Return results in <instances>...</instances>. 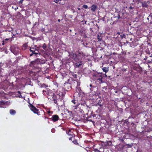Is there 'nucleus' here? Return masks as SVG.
<instances>
[{
  "mask_svg": "<svg viewBox=\"0 0 152 152\" xmlns=\"http://www.w3.org/2000/svg\"><path fill=\"white\" fill-rule=\"evenodd\" d=\"M43 94L46 96L48 99H51V98L55 94L53 91L50 89L47 88L46 90H44L42 91Z\"/></svg>",
  "mask_w": 152,
  "mask_h": 152,
  "instance_id": "f257e3e1",
  "label": "nucleus"
},
{
  "mask_svg": "<svg viewBox=\"0 0 152 152\" xmlns=\"http://www.w3.org/2000/svg\"><path fill=\"white\" fill-rule=\"evenodd\" d=\"M83 53L81 52L77 53V62L75 63V65L77 67H80L82 65L83 61L81 59L83 57Z\"/></svg>",
  "mask_w": 152,
  "mask_h": 152,
  "instance_id": "f03ea898",
  "label": "nucleus"
},
{
  "mask_svg": "<svg viewBox=\"0 0 152 152\" xmlns=\"http://www.w3.org/2000/svg\"><path fill=\"white\" fill-rule=\"evenodd\" d=\"M92 76L93 77H95L94 78L96 80H99L101 83H103L102 79L103 77L101 74L96 73L93 74Z\"/></svg>",
  "mask_w": 152,
  "mask_h": 152,
  "instance_id": "7ed1b4c3",
  "label": "nucleus"
},
{
  "mask_svg": "<svg viewBox=\"0 0 152 152\" xmlns=\"http://www.w3.org/2000/svg\"><path fill=\"white\" fill-rule=\"evenodd\" d=\"M28 102L29 104L28 106L31 110L34 113L38 114V109H37L33 105L30 103V101L29 100Z\"/></svg>",
  "mask_w": 152,
  "mask_h": 152,
  "instance_id": "20e7f679",
  "label": "nucleus"
},
{
  "mask_svg": "<svg viewBox=\"0 0 152 152\" xmlns=\"http://www.w3.org/2000/svg\"><path fill=\"white\" fill-rule=\"evenodd\" d=\"M59 96L57 94H55L51 98V100L54 101V103L57 105H58V102L59 100Z\"/></svg>",
  "mask_w": 152,
  "mask_h": 152,
  "instance_id": "39448f33",
  "label": "nucleus"
},
{
  "mask_svg": "<svg viewBox=\"0 0 152 152\" xmlns=\"http://www.w3.org/2000/svg\"><path fill=\"white\" fill-rule=\"evenodd\" d=\"M38 58H37L36 60L33 61H32L31 62L30 66L31 67H34L35 68L37 69L38 67Z\"/></svg>",
  "mask_w": 152,
  "mask_h": 152,
  "instance_id": "423d86ee",
  "label": "nucleus"
},
{
  "mask_svg": "<svg viewBox=\"0 0 152 152\" xmlns=\"http://www.w3.org/2000/svg\"><path fill=\"white\" fill-rule=\"evenodd\" d=\"M35 46H34V47H31L30 49V50L31 52H32V53L30 54V56H32L33 54H34L35 55H37L38 54V53L35 52L37 50V49L38 48V47L36 48L35 47Z\"/></svg>",
  "mask_w": 152,
  "mask_h": 152,
  "instance_id": "0eeeda50",
  "label": "nucleus"
},
{
  "mask_svg": "<svg viewBox=\"0 0 152 152\" xmlns=\"http://www.w3.org/2000/svg\"><path fill=\"white\" fill-rule=\"evenodd\" d=\"M30 75L32 77V79L34 80H37L38 79V75L36 72H32L30 74Z\"/></svg>",
  "mask_w": 152,
  "mask_h": 152,
  "instance_id": "6e6552de",
  "label": "nucleus"
},
{
  "mask_svg": "<svg viewBox=\"0 0 152 152\" xmlns=\"http://www.w3.org/2000/svg\"><path fill=\"white\" fill-rule=\"evenodd\" d=\"M133 69L134 70H136L140 73H141L142 72V68L138 65L137 66H133Z\"/></svg>",
  "mask_w": 152,
  "mask_h": 152,
  "instance_id": "1a4fd4ad",
  "label": "nucleus"
},
{
  "mask_svg": "<svg viewBox=\"0 0 152 152\" xmlns=\"http://www.w3.org/2000/svg\"><path fill=\"white\" fill-rule=\"evenodd\" d=\"M51 119L53 122H56L59 119V116L57 115H54L52 116Z\"/></svg>",
  "mask_w": 152,
  "mask_h": 152,
  "instance_id": "9d476101",
  "label": "nucleus"
},
{
  "mask_svg": "<svg viewBox=\"0 0 152 152\" xmlns=\"http://www.w3.org/2000/svg\"><path fill=\"white\" fill-rule=\"evenodd\" d=\"M66 94V92L64 91H61L58 94L59 96V97H61V99H63L64 97L65 96Z\"/></svg>",
  "mask_w": 152,
  "mask_h": 152,
  "instance_id": "9b49d317",
  "label": "nucleus"
},
{
  "mask_svg": "<svg viewBox=\"0 0 152 152\" xmlns=\"http://www.w3.org/2000/svg\"><path fill=\"white\" fill-rule=\"evenodd\" d=\"M2 45H4L7 44L8 42H10L11 41V39L10 38H6L4 40H2Z\"/></svg>",
  "mask_w": 152,
  "mask_h": 152,
  "instance_id": "f8f14e48",
  "label": "nucleus"
},
{
  "mask_svg": "<svg viewBox=\"0 0 152 152\" xmlns=\"http://www.w3.org/2000/svg\"><path fill=\"white\" fill-rule=\"evenodd\" d=\"M72 58L76 63L77 62V53H73L72 55Z\"/></svg>",
  "mask_w": 152,
  "mask_h": 152,
  "instance_id": "ddd939ff",
  "label": "nucleus"
},
{
  "mask_svg": "<svg viewBox=\"0 0 152 152\" xmlns=\"http://www.w3.org/2000/svg\"><path fill=\"white\" fill-rule=\"evenodd\" d=\"M144 60H146L148 63H152V56L146 57L144 58Z\"/></svg>",
  "mask_w": 152,
  "mask_h": 152,
  "instance_id": "4468645a",
  "label": "nucleus"
},
{
  "mask_svg": "<svg viewBox=\"0 0 152 152\" xmlns=\"http://www.w3.org/2000/svg\"><path fill=\"white\" fill-rule=\"evenodd\" d=\"M91 10L92 12H95L96 10L97 9L98 7L95 4H93L91 7Z\"/></svg>",
  "mask_w": 152,
  "mask_h": 152,
  "instance_id": "2eb2a0df",
  "label": "nucleus"
},
{
  "mask_svg": "<svg viewBox=\"0 0 152 152\" xmlns=\"http://www.w3.org/2000/svg\"><path fill=\"white\" fill-rule=\"evenodd\" d=\"M64 86H65V88L68 87L67 88L68 89H69L71 88V85L70 83H64Z\"/></svg>",
  "mask_w": 152,
  "mask_h": 152,
  "instance_id": "dca6fc26",
  "label": "nucleus"
},
{
  "mask_svg": "<svg viewBox=\"0 0 152 152\" xmlns=\"http://www.w3.org/2000/svg\"><path fill=\"white\" fill-rule=\"evenodd\" d=\"M27 43H25L23 44L22 47V50H25L28 47Z\"/></svg>",
  "mask_w": 152,
  "mask_h": 152,
  "instance_id": "f3484780",
  "label": "nucleus"
},
{
  "mask_svg": "<svg viewBox=\"0 0 152 152\" xmlns=\"http://www.w3.org/2000/svg\"><path fill=\"white\" fill-rule=\"evenodd\" d=\"M102 34L100 33L97 36V39L98 41L99 42H100L102 40Z\"/></svg>",
  "mask_w": 152,
  "mask_h": 152,
  "instance_id": "a211bd4d",
  "label": "nucleus"
},
{
  "mask_svg": "<svg viewBox=\"0 0 152 152\" xmlns=\"http://www.w3.org/2000/svg\"><path fill=\"white\" fill-rule=\"evenodd\" d=\"M78 94L79 96L81 97H83L85 95L84 92H83L82 90L78 93Z\"/></svg>",
  "mask_w": 152,
  "mask_h": 152,
  "instance_id": "6ab92c4d",
  "label": "nucleus"
},
{
  "mask_svg": "<svg viewBox=\"0 0 152 152\" xmlns=\"http://www.w3.org/2000/svg\"><path fill=\"white\" fill-rule=\"evenodd\" d=\"M10 114L12 115H14L16 113V111L13 109H11L10 110Z\"/></svg>",
  "mask_w": 152,
  "mask_h": 152,
  "instance_id": "aec40b11",
  "label": "nucleus"
},
{
  "mask_svg": "<svg viewBox=\"0 0 152 152\" xmlns=\"http://www.w3.org/2000/svg\"><path fill=\"white\" fill-rule=\"evenodd\" d=\"M108 68H109L108 67H104L102 68V69L103 71V72H105V73H106L108 71V70H109Z\"/></svg>",
  "mask_w": 152,
  "mask_h": 152,
  "instance_id": "412c9836",
  "label": "nucleus"
},
{
  "mask_svg": "<svg viewBox=\"0 0 152 152\" xmlns=\"http://www.w3.org/2000/svg\"><path fill=\"white\" fill-rule=\"evenodd\" d=\"M138 60V58H135V57H133L132 59V61L133 63L137 61Z\"/></svg>",
  "mask_w": 152,
  "mask_h": 152,
  "instance_id": "4be33fe9",
  "label": "nucleus"
},
{
  "mask_svg": "<svg viewBox=\"0 0 152 152\" xmlns=\"http://www.w3.org/2000/svg\"><path fill=\"white\" fill-rule=\"evenodd\" d=\"M48 87V86L47 85H46L45 84L43 83L41 84L40 86V88H45L47 87Z\"/></svg>",
  "mask_w": 152,
  "mask_h": 152,
  "instance_id": "5701e85b",
  "label": "nucleus"
},
{
  "mask_svg": "<svg viewBox=\"0 0 152 152\" xmlns=\"http://www.w3.org/2000/svg\"><path fill=\"white\" fill-rule=\"evenodd\" d=\"M142 7H146L148 6V5L146 2H142Z\"/></svg>",
  "mask_w": 152,
  "mask_h": 152,
  "instance_id": "b1692460",
  "label": "nucleus"
},
{
  "mask_svg": "<svg viewBox=\"0 0 152 152\" xmlns=\"http://www.w3.org/2000/svg\"><path fill=\"white\" fill-rule=\"evenodd\" d=\"M6 103V102L2 100L0 98V104L4 105Z\"/></svg>",
  "mask_w": 152,
  "mask_h": 152,
  "instance_id": "393cba45",
  "label": "nucleus"
},
{
  "mask_svg": "<svg viewBox=\"0 0 152 152\" xmlns=\"http://www.w3.org/2000/svg\"><path fill=\"white\" fill-rule=\"evenodd\" d=\"M81 88H80V87H76V91L77 92V93H79V92L81 91Z\"/></svg>",
  "mask_w": 152,
  "mask_h": 152,
  "instance_id": "a878e982",
  "label": "nucleus"
},
{
  "mask_svg": "<svg viewBox=\"0 0 152 152\" xmlns=\"http://www.w3.org/2000/svg\"><path fill=\"white\" fill-rule=\"evenodd\" d=\"M66 133L67 134H68L69 135H72L71 134V133H72L71 131V130L70 129H69L68 131H66Z\"/></svg>",
  "mask_w": 152,
  "mask_h": 152,
  "instance_id": "bb28decb",
  "label": "nucleus"
},
{
  "mask_svg": "<svg viewBox=\"0 0 152 152\" xmlns=\"http://www.w3.org/2000/svg\"><path fill=\"white\" fill-rule=\"evenodd\" d=\"M112 142L111 141H109L107 142L106 145L109 146H111L112 145Z\"/></svg>",
  "mask_w": 152,
  "mask_h": 152,
  "instance_id": "cd10ccee",
  "label": "nucleus"
},
{
  "mask_svg": "<svg viewBox=\"0 0 152 152\" xmlns=\"http://www.w3.org/2000/svg\"><path fill=\"white\" fill-rule=\"evenodd\" d=\"M72 102L74 104H75L77 102V101L74 98L72 100Z\"/></svg>",
  "mask_w": 152,
  "mask_h": 152,
  "instance_id": "c85d7f7f",
  "label": "nucleus"
},
{
  "mask_svg": "<svg viewBox=\"0 0 152 152\" xmlns=\"http://www.w3.org/2000/svg\"><path fill=\"white\" fill-rule=\"evenodd\" d=\"M11 52L14 54L16 55L17 53V52L15 51V50L12 49L11 50Z\"/></svg>",
  "mask_w": 152,
  "mask_h": 152,
  "instance_id": "c756f323",
  "label": "nucleus"
},
{
  "mask_svg": "<svg viewBox=\"0 0 152 152\" xmlns=\"http://www.w3.org/2000/svg\"><path fill=\"white\" fill-rule=\"evenodd\" d=\"M73 142L76 145L78 144V143H77V140H75L73 141Z\"/></svg>",
  "mask_w": 152,
  "mask_h": 152,
  "instance_id": "7c9ffc66",
  "label": "nucleus"
},
{
  "mask_svg": "<svg viewBox=\"0 0 152 152\" xmlns=\"http://www.w3.org/2000/svg\"><path fill=\"white\" fill-rule=\"evenodd\" d=\"M53 84L56 86L58 87V83L54 81L53 82Z\"/></svg>",
  "mask_w": 152,
  "mask_h": 152,
  "instance_id": "2f4dec72",
  "label": "nucleus"
},
{
  "mask_svg": "<svg viewBox=\"0 0 152 152\" xmlns=\"http://www.w3.org/2000/svg\"><path fill=\"white\" fill-rule=\"evenodd\" d=\"M47 47V46L45 44H44L43 45L42 47L44 50H45V49Z\"/></svg>",
  "mask_w": 152,
  "mask_h": 152,
  "instance_id": "473e14b6",
  "label": "nucleus"
},
{
  "mask_svg": "<svg viewBox=\"0 0 152 152\" xmlns=\"http://www.w3.org/2000/svg\"><path fill=\"white\" fill-rule=\"evenodd\" d=\"M126 146H127V147L128 148H131L132 146V145L129 144H126Z\"/></svg>",
  "mask_w": 152,
  "mask_h": 152,
  "instance_id": "72a5a7b5",
  "label": "nucleus"
},
{
  "mask_svg": "<svg viewBox=\"0 0 152 152\" xmlns=\"http://www.w3.org/2000/svg\"><path fill=\"white\" fill-rule=\"evenodd\" d=\"M87 120L88 121H91V122H92L93 123L94 122V121H93L91 119H90V117H88L87 118Z\"/></svg>",
  "mask_w": 152,
  "mask_h": 152,
  "instance_id": "f704fd0d",
  "label": "nucleus"
},
{
  "mask_svg": "<svg viewBox=\"0 0 152 152\" xmlns=\"http://www.w3.org/2000/svg\"><path fill=\"white\" fill-rule=\"evenodd\" d=\"M61 0H54V1L56 3H58L59 1H61Z\"/></svg>",
  "mask_w": 152,
  "mask_h": 152,
  "instance_id": "c9c22d12",
  "label": "nucleus"
},
{
  "mask_svg": "<svg viewBox=\"0 0 152 152\" xmlns=\"http://www.w3.org/2000/svg\"><path fill=\"white\" fill-rule=\"evenodd\" d=\"M134 9V7H132L131 6H130L129 7V9L130 10H132L133 9Z\"/></svg>",
  "mask_w": 152,
  "mask_h": 152,
  "instance_id": "e433bc0d",
  "label": "nucleus"
},
{
  "mask_svg": "<svg viewBox=\"0 0 152 152\" xmlns=\"http://www.w3.org/2000/svg\"><path fill=\"white\" fill-rule=\"evenodd\" d=\"M80 104L78 103V104H77V105L75 106V109H77V108L78 107V106H79Z\"/></svg>",
  "mask_w": 152,
  "mask_h": 152,
  "instance_id": "4c0bfd02",
  "label": "nucleus"
},
{
  "mask_svg": "<svg viewBox=\"0 0 152 152\" xmlns=\"http://www.w3.org/2000/svg\"><path fill=\"white\" fill-rule=\"evenodd\" d=\"M83 7L85 9H87L88 8V6L87 5H84L83 6Z\"/></svg>",
  "mask_w": 152,
  "mask_h": 152,
  "instance_id": "58836bf2",
  "label": "nucleus"
},
{
  "mask_svg": "<svg viewBox=\"0 0 152 152\" xmlns=\"http://www.w3.org/2000/svg\"><path fill=\"white\" fill-rule=\"evenodd\" d=\"M18 93H19L20 94V95H19L18 96L19 97V98H21V97H22V96H21V94H20V91H18Z\"/></svg>",
  "mask_w": 152,
  "mask_h": 152,
  "instance_id": "ea45409f",
  "label": "nucleus"
},
{
  "mask_svg": "<svg viewBox=\"0 0 152 152\" xmlns=\"http://www.w3.org/2000/svg\"><path fill=\"white\" fill-rule=\"evenodd\" d=\"M2 41L1 39H0V46L2 45Z\"/></svg>",
  "mask_w": 152,
  "mask_h": 152,
  "instance_id": "a19ab883",
  "label": "nucleus"
},
{
  "mask_svg": "<svg viewBox=\"0 0 152 152\" xmlns=\"http://www.w3.org/2000/svg\"><path fill=\"white\" fill-rule=\"evenodd\" d=\"M79 33L80 34L81 33L82 34H83V31H81V30H80L79 31Z\"/></svg>",
  "mask_w": 152,
  "mask_h": 152,
  "instance_id": "79ce46f5",
  "label": "nucleus"
},
{
  "mask_svg": "<svg viewBox=\"0 0 152 152\" xmlns=\"http://www.w3.org/2000/svg\"><path fill=\"white\" fill-rule=\"evenodd\" d=\"M95 88L94 87H91V88H90V90L91 91H93V88Z\"/></svg>",
  "mask_w": 152,
  "mask_h": 152,
  "instance_id": "37998d69",
  "label": "nucleus"
},
{
  "mask_svg": "<svg viewBox=\"0 0 152 152\" xmlns=\"http://www.w3.org/2000/svg\"><path fill=\"white\" fill-rule=\"evenodd\" d=\"M24 0H20V1H19V3L20 4H22V3L23 1Z\"/></svg>",
  "mask_w": 152,
  "mask_h": 152,
  "instance_id": "c03bdc74",
  "label": "nucleus"
},
{
  "mask_svg": "<svg viewBox=\"0 0 152 152\" xmlns=\"http://www.w3.org/2000/svg\"><path fill=\"white\" fill-rule=\"evenodd\" d=\"M122 71L123 72H125L126 71V69H122Z\"/></svg>",
  "mask_w": 152,
  "mask_h": 152,
  "instance_id": "a18cd8bd",
  "label": "nucleus"
},
{
  "mask_svg": "<svg viewBox=\"0 0 152 152\" xmlns=\"http://www.w3.org/2000/svg\"><path fill=\"white\" fill-rule=\"evenodd\" d=\"M117 17L118 19H119L121 18V17H120V15L118 14V15Z\"/></svg>",
  "mask_w": 152,
  "mask_h": 152,
  "instance_id": "49530a36",
  "label": "nucleus"
},
{
  "mask_svg": "<svg viewBox=\"0 0 152 152\" xmlns=\"http://www.w3.org/2000/svg\"><path fill=\"white\" fill-rule=\"evenodd\" d=\"M94 151L95 152H96V151H99L97 149H94Z\"/></svg>",
  "mask_w": 152,
  "mask_h": 152,
  "instance_id": "de8ad7c7",
  "label": "nucleus"
},
{
  "mask_svg": "<svg viewBox=\"0 0 152 152\" xmlns=\"http://www.w3.org/2000/svg\"><path fill=\"white\" fill-rule=\"evenodd\" d=\"M98 105H99L100 107L102 106V104L99 103Z\"/></svg>",
  "mask_w": 152,
  "mask_h": 152,
  "instance_id": "09e8293b",
  "label": "nucleus"
},
{
  "mask_svg": "<svg viewBox=\"0 0 152 152\" xmlns=\"http://www.w3.org/2000/svg\"><path fill=\"white\" fill-rule=\"evenodd\" d=\"M73 76L74 77L76 78L77 77V75L76 74H74L73 75Z\"/></svg>",
  "mask_w": 152,
  "mask_h": 152,
  "instance_id": "8fccbe9b",
  "label": "nucleus"
},
{
  "mask_svg": "<svg viewBox=\"0 0 152 152\" xmlns=\"http://www.w3.org/2000/svg\"><path fill=\"white\" fill-rule=\"evenodd\" d=\"M89 86L91 87H94V86H92V84H90V85H89Z\"/></svg>",
  "mask_w": 152,
  "mask_h": 152,
  "instance_id": "3c124183",
  "label": "nucleus"
},
{
  "mask_svg": "<svg viewBox=\"0 0 152 152\" xmlns=\"http://www.w3.org/2000/svg\"><path fill=\"white\" fill-rule=\"evenodd\" d=\"M72 137H70L69 138V140H72Z\"/></svg>",
  "mask_w": 152,
  "mask_h": 152,
  "instance_id": "603ef678",
  "label": "nucleus"
},
{
  "mask_svg": "<svg viewBox=\"0 0 152 152\" xmlns=\"http://www.w3.org/2000/svg\"><path fill=\"white\" fill-rule=\"evenodd\" d=\"M40 60H41L40 59H39H39H38V60H39V63H40Z\"/></svg>",
  "mask_w": 152,
  "mask_h": 152,
  "instance_id": "864d4df0",
  "label": "nucleus"
},
{
  "mask_svg": "<svg viewBox=\"0 0 152 152\" xmlns=\"http://www.w3.org/2000/svg\"><path fill=\"white\" fill-rule=\"evenodd\" d=\"M69 115H70V116H71L72 115V114L71 113H69Z\"/></svg>",
  "mask_w": 152,
  "mask_h": 152,
  "instance_id": "5fc2aeb1",
  "label": "nucleus"
},
{
  "mask_svg": "<svg viewBox=\"0 0 152 152\" xmlns=\"http://www.w3.org/2000/svg\"><path fill=\"white\" fill-rule=\"evenodd\" d=\"M121 141L122 142H124V140L123 139H121Z\"/></svg>",
  "mask_w": 152,
  "mask_h": 152,
  "instance_id": "6e6d98bb",
  "label": "nucleus"
},
{
  "mask_svg": "<svg viewBox=\"0 0 152 152\" xmlns=\"http://www.w3.org/2000/svg\"><path fill=\"white\" fill-rule=\"evenodd\" d=\"M45 63V61H43V62L42 63Z\"/></svg>",
  "mask_w": 152,
  "mask_h": 152,
  "instance_id": "4d7b16f0",
  "label": "nucleus"
},
{
  "mask_svg": "<svg viewBox=\"0 0 152 152\" xmlns=\"http://www.w3.org/2000/svg\"><path fill=\"white\" fill-rule=\"evenodd\" d=\"M58 22H60V19H58Z\"/></svg>",
  "mask_w": 152,
  "mask_h": 152,
  "instance_id": "13d9d810",
  "label": "nucleus"
},
{
  "mask_svg": "<svg viewBox=\"0 0 152 152\" xmlns=\"http://www.w3.org/2000/svg\"><path fill=\"white\" fill-rule=\"evenodd\" d=\"M86 21H85V24H86Z\"/></svg>",
  "mask_w": 152,
  "mask_h": 152,
  "instance_id": "bf43d9fd",
  "label": "nucleus"
},
{
  "mask_svg": "<svg viewBox=\"0 0 152 152\" xmlns=\"http://www.w3.org/2000/svg\"><path fill=\"white\" fill-rule=\"evenodd\" d=\"M105 77H107V75L106 74H105Z\"/></svg>",
  "mask_w": 152,
  "mask_h": 152,
  "instance_id": "052dcab7",
  "label": "nucleus"
},
{
  "mask_svg": "<svg viewBox=\"0 0 152 152\" xmlns=\"http://www.w3.org/2000/svg\"><path fill=\"white\" fill-rule=\"evenodd\" d=\"M40 46H39V47H38V48H40Z\"/></svg>",
  "mask_w": 152,
  "mask_h": 152,
  "instance_id": "680f3d73",
  "label": "nucleus"
},
{
  "mask_svg": "<svg viewBox=\"0 0 152 152\" xmlns=\"http://www.w3.org/2000/svg\"><path fill=\"white\" fill-rule=\"evenodd\" d=\"M39 55H40V53H39Z\"/></svg>",
  "mask_w": 152,
  "mask_h": 152,
  "instance_id": "e2e57ef3",
  "label": "nucleus"
},
{
  "mask_svg": "<svg viewBox=\"0 0 152 152\" xmlns=\"http://www.w3.org/2000/svg\"><path fill=\"white\" fill-rule=\"evenodd\" d=\"M151 107H152V105L151 106Z\"/></svg>",
  "mask_w": 152,
  "mask_h": 152,
  "instance_id": "0e129e2a",
  "label": "nucleus"
}]
</instances>
